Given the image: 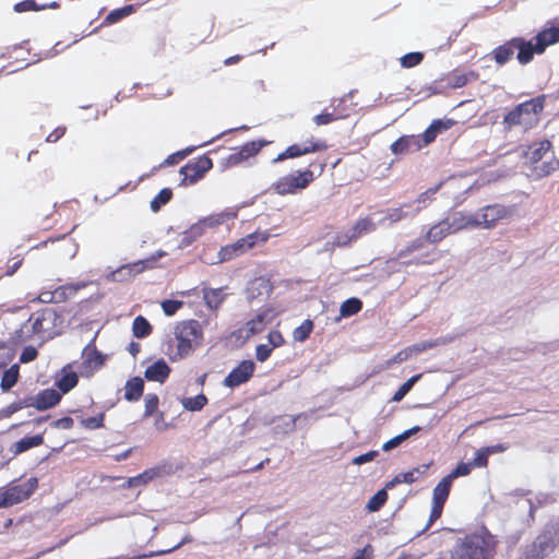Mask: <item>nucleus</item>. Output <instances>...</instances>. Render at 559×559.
<instances>
[{
  "label": "nucleus",
  "instance_id": "f257e3e1",
  "mask_svg": "<svg viewBox=\"0 0 559 559\" xmlns=\"http://www.w3.org/2000/svg\"><path fill=\"white\" fill-rule=\"evenodd\" d=\"M267 239L269 234L266 233H252L238 239L234 243L222 247L215 257L204 252L201 259L206 264L223 263L243 254L257 243L265 242Z\"/></svg>",
  "mask_w": 559,
  "mask_h": 559
},
{
  "label": "nucleus",
  "instance_id": "f03ea898",
  "mask_svg": "<svg viewBox=\"0 0 559 559\" xmlns=\"http://www.w3.org/2000/svg\"><path fill=\"white\" fill-rule=\"evenodd\" d=\"M175 337L177 352L173 359H183L201 345L203 340L201 324L195 320L181 322L175 328Z\"/></svg>",
  "mask_w": 559,
  "mask_h": 559
},
{
  "label": "nucleus",
  "instance_id": "7ed1b4c3",
  "mask_svg": "<svg viewBox=\"0 0 559 559\" xmlns=\"http://www.w3.org/2000/svg\"><path fill=\"white\" fill-rule=\"evenodd\" d=\"M514 56L522 66L533 60L531 52L528 51L527 53V43L525 38L513 37L502 45H499L490 52L491 59H493L498 66L508 63Z\"/></svg>",
  "mask_w": 559,
  "mask_h": 559
},
{
  "label": "nucleus",
  "instance_id": "20e7f679",
  "mask_svg": "<svg viewBox=\"0 0 559 559\" xmlns=\"http://www.w3.org/2000/svg\"><path fill=\"white\" fill-rule=\"evenodd\" d=\"M542 110V100L532 99L519 105L514 110L509 112L504 118V122L509 128L513 126H522L523 128L528 129L538 122Z\"/></svg>",
  "mask_w": 559,
  "mask_h": 559
},
{
  "label": "nucleus",
  "instance_id": "39448f33",
  "mask_svg": "<svg viewBox=\"0 0 559 559\" xmlns=\"http://www.w3.org/2000/svg\"><path fill=\"white\" fill-rule=\"evenodd\" d=\"M527 52L532 57L543 55L549 46L559 43V23L556 21H547L544 27L532 39H526Z\"/></svg>",
  "mask_w": 559,
  "mask_h": 559
},
{
  "label": "nucleus",
  "instance_id": "423d86ee",
  "mask_svg": "<svg viewBox=\"0 0 559 559\" xmlns=\"http://www.w3.org/2000/svg\"><path fill=\"white\" fill-rule=\"evenodd\" d=\"M513 211L500 204L486 205L475 211L477 228L492 229L500 222L511 218Z\"/></svg>",
  "mask_w": 559,
  "mask_h": 559
},
{
  "label": "nucleus",
  "instance_id": "0eeeda50",
  "mask_svg": "<svg viewBox=\"0 0 559 559\" xmlns=\"http://www.w3.org/2000/svg\"><path fill=\"white\" fill-rule=\"evenodd\" d=\"M313 180L311 170L296 171L278 178L273 183V189L280 195L294 194L305 189Z\"/></svg>",
  "mask_w": 559,
  "mask_h": 559
},
{
  "label": "nucleus",
  "instance_id": "6e6552de",
  "mask_svg": "<svg viewBox=\"0 0 559 559\" xmlns=\"http://www.w3.org/2000/svg\"><path fill=\"white\" fill-rule=\"evenodd\" d=\"M38 486V480L35 477L27 479L24 484L9 486L1 489L0 491V509L9 508L17 504L27 498L35 491Z\"/></svg>",
  "mask_w": 559,
  "mask_h": 559
},
{
  "label": "nucleus",
  "instance_id": "1a4fd4ad",
  "mask_svg": "<svg viewBox=\"0 0 559 559\" xmlns=\"http://www.w3.org/2000/svg\"><path fill=\"white\" fill-rule=\"evenodd\" d=\"M280 310L272 306H263L259 311L240 329V335L246 338L261 333L264 329L271 324L280 314Z\"/></svg>",
  "mask_w": 559,
  "mask_h": 559
},
{
  "label": "nucleus",
  "instance_id": "9d476101",
  "mask_svg": "<svg viewBox=\"0 0 559 559\" xmlns=\"http://www.w3.org/2000/svg\"><path fill=\"white\" fill-rule=\"evenodd\" d=\"M165 254H166L165 251L159 250L145 260H139L133 263L124 264V265L118 267L117 270L112 271L108 275V278L112 282L128 281V280L132 278L133 276H135L136 274L142 273L144 270L152 269L154 266V263L158 259L165 257Z\"/></svg>",
  "mask_w": 559,
  "mask_h": 559
},
{
  "label": "nucleus",
  "instance_id": "9b49d317",
  "mask_svg": "<svg viewBox=\"0 0 559 559\" xmlns=\"http://www.w3.org/2000/svg\"><path fill=\"white\" fill-rule=\"evenodd\" d=\"M485 543L479 537L465 539L454 551L453 559H486Z\"/></svg>",
  "mask_w": 559,
  "mask_h": 559
},
{
  "label": "nucleus",
  "instance_id": "f8f14e48",
  "mask_svg": "<svg viewBox=\"0 0 559 559\" xmlns=\"http://www.w3.org/2000/svg\"><path fill=\"white\" fill-rule=\"evenodd\" d=\"M212 160L206 157H200L197 162L187 164L181 168L183 175L182 185H192L199 181L212 168Z\"/></svg>",
  "mask_w": 559,
  "mask_h": 559
},
{
  "label": "nucleus",
  "instance_id": "ddd939ff",
  "mask_svg": "<svg viewBox=\"0 0 559 559\" xmlns=\"http://www.w3.org/2000/svg\"><path fill=\"white\" fill-rule=\"evenodd\" d=\"M255 365L252 360H242L224 379V385L233 389L246 383L252 377Z\"/></svg>",
  "mask_w": 559,
  "mask_h": 559
},
{
  "label": "nucleus",
  "instance_id": "4468645a",
  "mask_svg": "<svg viewBox=\"0 0 559 559\" xmlns=\"http://www.w3.org/2000/svg\"><path fill=\"white\" fill-rule=\"evenodd\" d=\"M83 362L81 366V374L83 377H91L98 370L105 360V357L92 345H87L82 353Z\"/></svg>",
  "mask_w": 559,
  "mask_h": 559
},
{
  "label": "nucleus",
  "instance_id": "2eb2a0df",
  "mask_svg": "<svg viewBox=\"0 0 559 559\" xmlns=\"http://www.w3.org/2000/svg\"><path fill=\"white\" fill-rule=\"evenodd\" d=\"M61 399L59 392L52 389L44 390L35 396L25 400V405L35 407L38 411H45L55 406Z\"/></svg>",
  "mask_w": 559,
  "mask_h": 559
},
{
  "label": "nucleus",
  "instance_id": "dca6fc26",
  "mask_svg": "<svg viewBox=\"0 0 559 559\" xmlns=\"http://www.w3.org/2000/svg\"><path fill=\"white\" fill-rule=\"evenodd\" d=\"M447 218H450V226L453 234L464 229L477 228L475 212L457 211L453 212Z\"/></svg>",
  "mask_w": 559,
  "mask_h": 559
},
{
  "label": "nucleus",
  "instance_id": "f3484780",
  "mask_svg": "<svg viewBox=\"0 0 559 559\" xmlns=\"http://www.w3.org/2000/svg\"><path fill=\"white\" fill-rule=\"evenodd\" d=\"M445 186L449 190L455 192L453 198L457 204L462 203L466 193L474 188V183L466 177L452 178L447 181Z\"/></svg>",
  "mask_w": 559,
  "mask_h": 559
},
{
  "label": "nucleus",
  "instance_id": "a211bd4d",
  "mask_svg": "<svg viewBox=\"0 0 559 559\" xmlns=\"http://www.w3.org/2000/svg\"><path fill=\"white\" fill-rule=\"evenodd\" d=\"M169 373L170 368L167 362L164 359H158L146 368L144 376L148 381L164 383Z\"/></svg>",
  "mask_w": 559,
  "mask_h": 559
},
{
  "label": "nucleus",
  "instance_id": "6ab92c4d",
  "mask_svg": "<svg viewBox=\"0 0 559 559\" xmlns=\"http://www.w3.org/2000/svg\"><path fill=\"white\" fill-rule=\"evenodd\" d=\"M467 82V76L463 72H445L439 80L436 92H443L448 88H457Z\"/></svg>",
  "mask_w": 559,
  "mask_h": 559
},
{
  "label": "nucleus",
  "instance_id": "aec40b11",
  "mask_svg": "<svg viewBox=\"0 0 559 559\" xmlns=\"http://www.w3.org/2000/svg\"><path fill=\"white\" fill-rule=\"evenodd\" d=\"M453 234L450 226V218H444L431 226L426 233V240L430 243H438L448 235Z\"/></svg>",
  "mask_w": 559,
  "mask_h": 559
},
{
  "label": "nucleus",
  "instance_id": "412c9836",
  "mask_svg": "<svg viewBox=\"0 0 559 559\" xmlns=\"http://www.w3.org/2000/svg\"><path fill=\"white\" fill-rule=\"evenodd\" d=\"M421 147L420 141L417 136L405 135L397 139L391 145V151L395 155L406 154L408 152L417 151Z\"/></svg>",
  "mask_w": 559,
  "mask_h": 559
},
{
  "label": "nucleus",
  "instance_id": "4be33fe9",
  "mask_svg": "<svg viewBox=\"0 0 559 559\" xmlns=\"http://www.w3.org/2000/svg\"><path fill=\"white\" fill-rule=\"evenodd\" d=\"M550 148V142L543 140L528 146L527 151H522L526 162L538 163L544 158Z\"/></svg>",
  "mask_w": 559,
  "mask_h": 559
},
{
  "label": "nucleus",
  "instance_id": "5701e85b",
  "mask_svg": "<svg viewBox=\"0 0 559 559\" xmlns=\"http://www.w3.org/2000/svg\"><path fill=\"white\" fill-rule=\"evenodd\" d=\"M552 547L551 538L548 535H542L533 544L532 549L527 555V559H540L548 555Z\"/></svg>",
  "mask_w": 559,
  "mask_h": 559
},
{
  "label": "nucleus",
  "instance_id": "b1692460",
  "mask_svg": "<svg viewBox=\"0 0 559 559\" xmlns=\"http://www.w3.org/2000/svg\"><path fill=\"white\" fill-rule=\"evenodd\" d=\"M429 466H430V464H425V465L418 466L416 468H413L408 472L400 473L386 485V487L392 488L396 484H402V483L412 484V483L416 481L418 479L419 475H423L429 468Z\"/></svg>",
  "mask_w": 559,
  "mask_h": 559
},
{
  "label": "nucleus",
  "instance_id": "393cba45",
  "mask_svg": "<svg viewBox=\"0 0 559 559\" xmlns=\"http://www.w3.org/2000/svg\"><path fill=\"white\" fill-rule=\"evenodd\" d=\"M382 224V219H377L376 214L358 219L352 228L354 234L360 238L361 236L372 233L377 229L378 225Z\"/></svg>",
  "mask_w": 559,
  "mask_h": 559
},
{
  "label": "nucleus",
  "instance_id": "a878e982",
  "mask_svg": "<svg viewBox=\"0 0 559 559\" xmlns=\"http://www.w3.org/2000/svg\"><path fill=\"white\" fill-rule=\"evenodd\" d=\"M237 213L231 210H226L216 214L209 215L202 219L200 223L203 225L204 229L214 228L218 225L224 224L227 221L234 219Z\"/></svg>",
  "mask_w": 559,
  "mask_h": 559
},
{
  "label": "nucleus",
  "instance_id": "bb28decb",
  "mask_svg": "<svg viewBox=\"0 0 559 559\" xmlns=\"http://www.w3.org/2000/svg\"><path fill=\"white\" fill-rule=\"evenodd\" d=\"M453 122L451 120H435L430 127L423 133V141L425 145L435 141L436 136L450 129Z\"/></svg>",
  "mask_w": 559,
  "mask_h": 559
},
{
  "label": "nucleus",
  "instance_id": "cd10ccee",
  "mask_svg": "<svg viewBox=\"0 0 559 559\" xmlns=\"http://www.w3.org/2000/svg\"><path fill=\"white\" fill-rule=\"evenodd\" d=\"M144 389V382L141 378L134 377L124 385V399L128 401H138Z\"/></svg>",
  "mask_w": 559,
  "mask_h": 559
},
{
  "label": "nucleus",
  "instance_id": "c85d7f7f",
  "mask_svg": "<svg viewBox=\"0 0 559 559\" xmlns=\"http://www.w3.org/2000/svg\"><path fill=\"white\" fill-rule=\"evenodd\" d=\"M405 207H411L409 205H405L402 207L390 209L385 213H376L377 219H382V224L385 221L390 223H396L407 216H414L412 211H405Z\"/></svg>",
  "mask_w": 559,
  "mask_h": 559
},
{
  "label": "nucleus",
  "instance_id": "c756f323",
  "mask_svg": "<svg viewBox=\"0 0 559 559\" xmlns=\"http://www.w3.org/2000/svg\"><path fill=\"white\" fill-rule=\"evenodd\" d=\"M43 441H44V438L41 435L25 437V438L21 439L20 441L15 442L12 445L11 451L14 454H20L22 452H25V451L32 449V448L40 445L43 443Z\"/></svg>",
  "mask_w": 559,
  "mask_h": 559
},
{
  "label": "nucleus",
  "instance_id": "7c9ffc66",
  "mask_svg": "<svg viewBox=\"0 0 559 559\" xmlns=\"http://www.w3.org/2000/svg\"><path fill=\"white\" fill-rule=\"evenodd\" d=\"M452 481L445 476L435 487L432 495V503L443 506L448 499Z\"/></svg>",
  "mask_w": 559,
  "mask_h": 559
},
{
  "label": "nucleus",
  "instance_id": "2f4dec72",
  "mask_svg": "<svg viewBox=\"0 0 559 559\" xmlns=\"http://www.w3.org/2000/svg\"><path fill=\"white\" fill-rule=\"evenodd\" d=\"M78 383V374L71 370V366H67L62 369V376L58 380L57 385L63 392L67 393L73 389Z\"/></svg>",
  "mask_w": 559,
  "mask_h": 559
},
{
  "label": "nucleus",
  "instance_id": "473e14b6",
  "mask_svg": "<svg viewBox=\"0 0 559 559\" xmlns=\"http://www.w3.org/2000/svg\"><path fill=\"white\" fill-rule=\"evenodd\" d=\"M205 233L203 225L199 222L190 226L183 234L180 240L181 247L191 245L195 239L201 237Z\"/></svg>",
  "mask_w": 559,
  "mask_h": 559
},
{
  "label": "nucleus",
  "instance_id": "72a5a7b5",
  "mask_svg": "<svg viewBox=\"0 0 559 559\" xmlns=\"http://www.w3.org/2000/svg\"><path fill=\"white\" fill-rule=\"evenodd\" d=\"M419 430H420V427H418V426H415L408 430H405L404 432H402V433L395 436L394 438L388 440L386 442H384L382 445V450L388 452V451H391V450L397 448L403 441H405L406 439H408L411 436L418 432Z\"/></svg>",
  "mask_w": 559,
  "mask_h": 559
},
{
  "label": "nucleus",
  "instance_id": "f704fd0d",
  "mask_svg": "<svg viewBox=\"0 0 559 559\" xmlns=\"http://www.w3.org/2000/svg\"><path fill=\"white\" fill-rule=\"evenodd\" d=\"M362 302L358 298L345 300L340 308V318H347L360 311Z\"/></svg>",
  "mask_w": 559,
  "mask_h": 559
},
{
  "label": "nucleus",
  "instance_id": "c9c22d12",
  "mask_svg": "<svg viewBox=\"0 0 559 559\" xmlns=\"http://www.w3.org/2000/svg\"><path fill=\"white\" fill-rule=\"evenodd\" d=\"M207 403V399L204 394H199L193 397L181 399V405L185 409L190 412H197L202 409Z\"/></svg>",
  "mask_w": 559,
  "mask_h": 559
},
{
  "label": "nucleus",
  "instance_id": "e433bc0d",
  "mask_svg": "<svg viewBox=\"0 0 559 559\" xmlns=\"http://www.w3.org/2000/svg\"><path fill=\"white\" fill-rule=\"evenodd\" d=\"M438 189L439 186L430 188L425 192L420 193L418 198L414 201V205L416 206L412 210V214L416 215L419 211L426 207L430 203L432 195L438 191Z\"/></svg>",
  "mask_w": 559,
  "mask_h": 559
},
{
  "label": "nucleus",
  "instance_id": "4c0bfd02",
  "mask_svg": "<svg viewBox=\"0 0 559 559\" xmlns=\"http://www.w3.org/2000/svg\"><path fill=\"white\" fill-rule=\"evenodd\" d=\"M133 12V5L128 4L122 8L110 11L104 20L106 24H115L127 17Z\"/></svg>",
  "mask_w": 559,
  "mask_h": 559
},
{
  "label": "nucleus",
  "instance_id": "58836bf2",
  "mask_svg": "<svg viewBox=\"0 0 559 559\" xmlns=\"http://www.w3.org/2000/svg\"><path fill=\"white\" fill-rule=\"evenodd\" d=\"M19 378V366L13 365L7 369L1 379V389L3 391L10 390L17 381Z\"/></svg>",
  "mask_w": 559,
  "mask_h": 559
},
{
  "label": "nucleus",
  "instance_id": "ea45409f",
  "mask_svg": "<svg viewBox=\"0 0 559 559\" xmlns=\"http://www.w3.org/2000/svg\"><path fill=\"white\" fill-rule=\"evenodd\" d=\"M132 330L135 337H145L151 333L152 328L145 318L139 316L133 321Z\"/></svg>",
  "mask_w": 559,
  "mask_h": 559
},
{
  "label": "nucleus",
  "instance_id": "a19ab883",
  "mask_svg": "<svg viewBox=\"0 0 559 559\" xmlns=\"http://www.w3.org/2000/svg\"><path fill=\"white\" fill-rule=\"evenodd\" d=\"M313 330V322L305 320L299 326L293 331V337L297 342H305Z\"/></svg>",
  "mask_w": 559,
  "mask_h": 559
},
{
  "label": "nucleus",
  "instance_id": "79ce46f5",
  "mask_svg": "<svg viewBox=\"0 0 559 559\" xmlns=\"http://www.w3.org/2000/svg\"><path fill=\"white\" fill-rule=\"evenodd\" d=\"M203 298L210 308H217L223 301L224 294L221 288L217 289H205Z\"/></svg>",
  "mask_w": 559,
  "mask_h": 559
},
{
  "label": "nucleus",
  "instance_id": "37998d69",
  "mask_svg": "<svg viewBox=\"0 0 559 559\" xmlns=\"http://www.w3.org/2000/svg\"><path fill=\"white\" fill-rule=\"evenodd\" d=\"M158 473L159 472L156 468L146 469L142 474H140V475H138L135 477L130 478L129 479V486L130 487H136V486H140V485L147 484L148 481L154 479L158 475Z\"/></svg>",
  "mask_w": 559,
  "mask_h": 559
},
{
  "label": "nucleus",
  "instance_id": "c03bdc74",
  "mask_svg": "<svg viewBox=\"0 0 559 559\" xmlns=\"http://www.w3.org/2000/svg\"><path fill=\"white\" fill-rule=\"evenodd\" d=\"M421 378V374H416L409 378L406 382H404L399 390L394 393L392 401L393 402H400L404 399V396L413 389L415 383L419 381Z\"/></svg>",
  "mask_w": 559,
  "mask_h": 559
},
{
  "label": "nucleus",
  "instance_id": "a18cd8bd",
  "mask_svg": "<svg viewBox=\"0 0 559 559\" xmlns=\"http://www.w3.org/2000/svg\"><path fill=\"white\" fill-rule=\"evenodd\" d=\"M358 238L359 237L356 235V233L354 234V229L349 227L336 234L334 245L338 247H345L350 245L353 241H356Z\"/></svg>",
  "mask_w": 559,
  "mask_h": 559
},
{
  "label": "nucleus",
  "instance_id": "49530a36",
  "mask_svg": "<svg viewBox=\"0 0 559 559\" xmlns=\"http://www.w3.org/2000/svg\"><path fill=\"white\" fill-rule=\"evenodd\" d=\"M386 499H388V493H386L385 489H381L369 499L366 508L370 512L378 511L385 503Z\"/></svg>",
  "mask_w": 559,
  "mask_h": 559
},
{
  "label": "nucleus",
  "instance_id": "de8ad7c7",
  "mask_svg": "<svg viewBox=\"0 0 559 559\" xmlns=\"http://www.w3.org/2000/svg\"><path fill=\"white\" fill-rule=\"evenodd\" d=\"M306 151L307 150H301V145L299 144H294V145H290L286 148L285 152L281 153L280 155H277L276 158H274V163H278V162H282L286 158H295V157H299L301 155H306Z\"/></svg>",
  "mask_w": 559,
  "mask_h": 559
},
{
  "label": "nucleus",
  "instance_id": "09e8293b",
  "mask_svg": "<svg viewBox=\"0 0 559 559\" xmlns=\"http://www.w3.org/2000/svg\"><path fill=\"white\" fill-rule=\"evenodd\" d=\"M170 189H163L152 201H151V210L153 212H157L164 204H166L171 199Z\"/></svg>",
  "mask_w": 559,
  "mask_h": 559
},
{
  "label": "nucleus",
  "instance_id": "8fccbe9b",
  "mask_svg": "<svg viewBox=\"0 0 559 559\" xmlns=\"http://www.w3.org/2000/svg\"><path fill=\"white\" fill-rule=\"evenodd\" d=\"M270 283L264 278L254 280L249 287V296H253L257 292L259 295H267L270 293Z\"/></svg>",
  "mask_w": 559,
  "mask_h": 559
},
{
  "label": "nucleus",
  "instance_id": "3c124183",
  "mask_svg": "<svg viewBox=\"0 0 559 559\" xmlns=\"http://www.w3.org/2000/svg\"><path fill=\"white\" fill-rule=\"evenodd\" d=\"M424 59L423 52H408L401 58V66L403 68H414L418 66Z\"/></svg>",
  "mask_w": 559,
  "mask_h": 559
},
{
  "label": "nucleus",
  "instance_id": "603ef678",
  "mask_svg": "<svg viewBox=\"0 0 559 559\" xmlns=\"http://www.w3.org/2000/svg\"><path fill=\"white\" fill-rule=\"evenodd\" d=\"M347 116H348V112H340V114L323 112V114L314 116L313 121L317 126H322V124H328L336 119L345 118Z\"/></svg>",
  "mask_w": 559,
  "mask_h": 559
},
{
  "label": "nucleus",
  "instance_id": "864d4df0",
  "mask_svg": "<svg viewBox=\"0 0 559 559\" xmlns=\"http://www.w3.org/2000/svg\"><path fill=\"white\" fill-rule=\"evenodd\" d=\"M557 168H559V157H555L552 160L544 162L540 165H537L535 167V170H536V175L542 177V176L549 175L551 171L556 170Z\"/></svg>",
  "mask_w": 559,
  "mask_h": 559
},
{
  "label": "nucleus",
  "instance_id": "5fc2aeb1",
  "mask_svg": "<svg viewBox=\"0 0 559 559\" xmlns=\"http://www.w3.org/2000/svg\"><path fill=\"white\" fill-rule=\"evenodd\" d=\"M266 141H252L247 144H245L240 151L245 158H249L253 155H255L264 145H266Z\"/></svg>",
  "mask_w": 559,
  "mask_h": 559
},
{
  "label": "nucleus",
  "instance_id": "6e6d98bb",
  "mask_svg": "<svg viewBox=\"0 0 559 559\" xmlns=\"http://www.w3.org/2000/svg\"><path fill=\"white\" fill-rule=\"evenodd\" d=\"M473 468L474 467H473V464L471 462H468V463L462 462V463H459L456 465V467L450 474L447 475V477L451 481H453L457 477H462V476L468 475L472 472Z\"/></svg>",
  "mask_w": 559,
  "mask_h": 559
},
{
  "label": "nucleus",
  "instance_id": "4d7b16f0",
  "mask_svg": "<svg viewBox=\"0 0 559 559\" xmlns=\"http://www.w3.org/2000/svg\"><path fill=\"white\" fill-rule=\"evenodd\" d=\"M158 396L156 394H146L144 397V416L148 417L154 414L158 406Z\"/></svg>",
  "mask_w": 559,
  "mask_h": 559
},
{
  "label": "nucleus",
  "instance_id": "13d9d810",
  "mask_svg": "<svg viewBox=\"0 0 559 559\" xmlns=\"http://www.w3.org/2000/svg\"><path fill=\"white\" fill-rule=\"evenodd\" d=\"M411 350L408 347L403 348L396 355H394L391 359L385 361V368H390L394 364H402L412 359Z\"/></svg>",
  "mask_w": 559,
  "mask_h": 559
},
{
  "label": "nucleus",
  "instance_id": "bf43d9fd",
  "mask_svg": "<svg viewBox=\"0 0 559 559\" xmlns=\"http://www.w3.org/2000/svg\"><path fill=\"white\" fill-rule=\"evenodd\" d=\"M437 345L433 341H421L419 343H416L414 345L408 346V349L411 350L412 357L418 356L420 353L430 349Z\"/></svg>",
  "mask_w": 559,
  "mask_h": 559
},
{
  "label": "nucleus",
  "instance_id": "052dcab7",
  "mask_svg": "<svg viewBox=\"0 0 559 559\" xmlns=\"http://www.w3.org/2000/svg\"><path fill=\"white\" fill-rule=\"evenodd\" d=\"M300 145H301L302 151L307 150L306 154L323 151L326 148V145L323 142L314 141V140L306 141L305 143H302Z\"/></svg>",
  "mask_w": 559,
  "mask_h": 559
},
{
  "label": "nucleus",
  "instance_id": "680f3d73",
  "mask_svg": "<svg viewBox=\"0 0 559 559\" xmlns=\"http://www.w3.org/2000/svg\"><path fill=\"white\" fill-rule=\"evenodd\" d=\"M40 8L37 5L35 0H24L14 5V11L17 13L26 11H38Z\"/></svg>",
  "mask_w": 559,
  "mask_h": 559
},
{
  "label": "nucleus",
  "instance_id": "e2e57ef3",
  "mask_svg": "<svg viewBox=\"0 0 559 559\" xmlns=\"http://www.w3.org/2000/svg\"><path fill=\"white\" fill-rule=\"evenodd\" d=\"M104 415L88 417L81 420V425L87 429H96L103 426Z\"/></svg>",
  "mask_w": 559,
  "mask_h": 559
},
{
  "label": "nucleus",
  "instance_id": "0e129e2a",
  "mask_svg": "<svg viewBox=\"0 0 559 559\" xmlns=\"http://www.w3.org/2000/svg\"><path fill=\"white\" fill-rule=\"evenodd\" d=\"M182 306V301L179 300H164L162 302L163 311L166 316H173Z\"/></svg>",
  "mask_w": 559,
  "mask_h": 559
},
{
  "label": "nucleus",
  "instance_id": "69168bd1",
  "mask_svg": "<svg viewBox=\"0 0 559 559\" xmlns=\"http://www.w3.org/2000/svg\"><path fill=\"white\" fill-rule=\"evenodd\" d=\"M473 467H485L488 464V454L484 448L476 451L475 459L473 462Z\"/></svg>",
  "mask_w": 559,
  "mask_h": 559
},
{
  "label": "nucleus",
  "instance_id": "338daca9",
  "mask_svg": "<svg viewBox=\"0 0 559 559\" xmlns=\"http://www.w3.org/2000/svg\"><path fill=\"white\" fill-rule=\"evenodd\" d=\"M272 350L273 348L270 345L260 344L257 346L255 357L259 361L263 362L270 357Z\"/></svg>",
  "mask_w": 559,
  "mask_h": 559
},
{
  "label": "nucleus",
  "instance_id": "774afa93",
  "mask_svg": "<svg viewBox=\"0 0 559 559\" xmlns=\"http://www.w3.org/2000/svg\"><path fill=\"white\" fill-rule=\"evenodd\" d=\"M36 357H37L36 348L33 346H27L23 349V352L20 356V361L23 364H26V362L33 361Z\"/></svg>",
  "mask_w": 559,
  "mask_h": 559
}]
</instances>
